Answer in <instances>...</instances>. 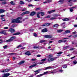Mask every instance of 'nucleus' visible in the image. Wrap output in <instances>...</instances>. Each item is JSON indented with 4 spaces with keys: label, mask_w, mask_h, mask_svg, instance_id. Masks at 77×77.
<instances>
[{
    "label": "nucleus",
    "mask_w": 77,
    "mask_h": 77,
    "mask_svg": "<svg viewBox=\"0 0 77 77\" xmlns=\"http://www.w3.org/2000/svg\"><path fill=\"white\" fill-rule=\"evenodd\" d=\"M8 47V45H5L3 46V48H4V49H6V48H7V47Z\"/></svg>",
    "instance_id": "ea45409f"
},
{
    "label": "nucleus",
    "mask_w": 77,
    "mask_h": 77,
    "mask_svg": "<svg viewBox=\"0 0 77 77\" xmlns=\"http://www.w3.org/2000/svg\"><path fill=\"white\" fill-rule=\"evenodd\" d=\"M48 32V30H47V29L46 28L42 30V33H45V32Z\"/></svg>",
    "instance_id": "1a4fd4ad"
},
{
    "label": "nucleus",
    "mask_w": 77,
    "mask_h": 77,
    "mask_svg": "<svg viewBox=\"0 0 77 77\" xmlns=\"http://www.w3.org/2000/svg\"><path fill=\"white\" fill-rule=\"evenodd\" d=\"M10 71V69H6L4 70L1 71L2 72H8Z\"/></svg>",
    "instance_id": "39448f33"
},
{
    "label": "nucleus",
    "mask_w": 77,
    "mask_h": 77,
    "mask_svg": "<svg viewBox=\"0 0 77 77\" xmlns=\"http://www.w3.org/2000/svg\"><path fill=\"white\" fill-rule=\"evenodd\" d=\"M22 18L20 17H17L16 19H13L11 21V23H17V20H21Z\"/></svg>",
    "instance_id": "f03ea898"
},
{
    "label": "nucleus",
    "mask_w": 77,
    "mask_h": 77,
    "mask_svg": "<svg viewBox=\"0 0 77 77\" xmlns=\"http://www.w3.org/2000/svg\"><path fill=\"white\" fill-rule=\"evenodd\" d=\"M50 69V68H51V67L50 66H48L47 67H46L44 68V70H47V69Z\"/></svg>",
    "instance_id": "6ab92c4d"
},
{
    "label": "nucleus",
    "mask_w": 77,
    "mask_h": 77,
    "mask_svg": "<svg viewBox=\"0 0 77 77\" xmlns=\"http://www.w3.org/2000/svg\"><path fill=\"white\" fill-rule=\"evenodd\" d=\"M65 32L66 33H71V31L69 30H66L65 31Z\"/></svg>",
    "instance_id": "393cba45"
},
{
    "label": "nucleus",
    "mask_w": 77,
    "mask_h": 77,
    "mask_svg": "<svg viewBox=\"0 0 77 77\" xmlns=\"http://www.w3.org/2000/svg\"><path fill=\"white\" fill-rule=\"evenodd\" d=\"M65 0H60L58 1V3H59V4H63V1Z\"/></svg>",
    "instance_id": "2eb2a0df"
},
{
    "label": "nucleus",
    "mask_w": 77,
    "mask_h": 77,
    "mask_svg": "<svg viewBox=\"0 0 77 77\" xmlns=\"http://www.w3.org/2000/svg\"><path fill=\"white\" fill-rule=\"evenodd\" d=\"M45 18H50V15L47 16V17H45Z\"/></svg>",
    "instance_id": "09e8293b"
},
{
    "label": "nucleus",
    "mask_w": 77,
    "mask_h": 77,
    "mask_svg": "<svg viewBox=\"0 0 77 77\" xmlns=\"http://www.w3.org/2000/svg\"><path fill=\"white\" fill-rule=\"evenodd\" d=\"M45 40H42L40 41V43H43V42H45Z\"/></svg>",
    "instance_id": "e433bc0d"
},
{
    "label": "nucleus",
    "mask_w": 77,
    "mask_h": 77,
    "mask_svg": "<svg viewBox=\"0 0 77 77\" xmlns=\"http://www.w3.org/2000/svg\"><path fill=\"white\" fill-rule=\"evenodd\" d=\"M44 37H45V38H51V36L50 35H44Z\"/></svg>",
    "instance_id": "ddd939ff"
},
{
    "label": "nucleus",
    "mask_w": 77,
    "mask_h": 77,
    "mask_svg": "<svg viewBox=\"0 0 77 77\" xmlns=\"http://www.w3.org/2000/svg\"><path fill=\"white\" fill-rule=\"evenodd\" d=\"M39 12H38L37 13V18H41V17H40V16H39Z\"/></svg>",
    "instance_id": "a878e982"
},
{
    "label": "nucleus",
    "mask_w": 77,
    "mask_h": 77,
    "mask_svg": "<svg viewBox=\"0 0 77 77\" xmlns=\"http://www.w3.org/2000/svg\"><path fill=\"white\" fill-rule=\"evenodd\" d=\"M59 43H61V42H63V40H60L58 41Z\"/></svg>",
    "instance_id": "49530a36"
},
{
    "label": "nucleus",
    "mask_w": 77,
    "mask_h": 77,
    "mask_svg": "<svg viewBox=\"0 0 77 77\" xmlns=\"http://www.w3.org/2000/svg\"><path fill=\"white\" fill-rule=\"evenodd\" d=\"M4 29H8V27H5L4 28Z\"/></svg>",
    "instance_id": "0e129e2a"
},
{
    "label": "nucleus",
    "mask_w": 77,
    "mask_h": 77,
    "mask_svg": "<svg viewBox=\"0 0 77 77\" xmlns=\"http://www.w3.org/2000/svg\"><path fill=\"white\" fill-rule=\"evenodd\" d=\"M63 53V52H59L57 53V54H62Z\"/></svg>",
    "instance_id": "8fccbe9b"
},
{
    "label": "nucleus",
    "mask_w": 77,
    "mask_h": 77,
    "mask_svg": "<svg viewBox=\"0 0 77 77\" xmlns=\"http://www.w3.org/2000/svg\"><path fill=\"white\" fill-rule=\"evenodd\" d=\"M33 48L36 49H39V48H40L39 46H34L33 47Z\"/></svg>",
    "instance_id": "cd10ccee"
},
{
    "label": "nucleus",
    "mask_w": 77,
    "mask_h": 77,
    "mask_svg": "<svg viewBox=\"0 0 77 77\" xmlns=\"http://www.w3.org/2000/svg\"><path fill=\"white\" fill-rule=\"evenodd\" d=\"M11 27H13V28H14V27H15V24H13L12 25Z\"/></svg>",
    "instance_id": "3c124183"
},
{
    "label": "nucleus",
    "mask_w": 77,
    "mask_h": 77,
    "mask_svg": "<svg viewBox=\"0 0 77 77\" xmlns=\"http://www.w3.org/2000/svg\"><path fill=\"white\" fill-rule=\"evenodd\" d=\"M25 14H29L30 13V11H27L25 12Z\"/></svg>",
    "instance_id": "c9c22d12"
},
{
    "label": "nucleus",
    "mask_w": 77,
    "mask_h": 77,
    "mask_svg": "<svg viewBox=\"0 0 77 77\" xmlns=\"http://www.w3.org/2000/svg\"><path fill=\"white\" fill-rule=\"evenodd\" d=\"M12 54H14V55H16L17 54L16 53H11L10 54H9L8 55H12Z\"/></svg>",
    "instance_id": "473e14b6"
},
{
    "label": "nucleus",
    "mask_w": 77,
    "mask_h": 77,
    "mask_svg": "<svg viewBox=\"0 0 77 77\" xmlns=\"http://www.w3.org/2000/svg\"><path fill=\"white\" fill-rule=\"evenodd\" d=\"M76 8V7L75 6L73 7H72L71 8H69L70 11V12H72L73 11V9H75V8Z\"/></svg>",
    "instance_id": "dca6fc26"
},
{
    "label": "nucleus",
    "mask_w": 77,
    "mask_h": 77,
    "mask_svg": "<svg viewBox=\"0 0 77 77\" xmlns=\"http://www.w3.org/2000/svg\"><path fill=\"white\" fill-rule=\"evenodd\" d=\"M33 34H34V36H35V37L37 36V34H36V33H34Z\"/></svg>",
    "instance_id": "603ef678"
},
{
    "label": "nucleus",
    "mask_w": 77,
    "mask_h": 77,
    "mask_svg": "<svg viewBox=\"0 0 77 77\" xmlns=\"http://www.w3.org/2000/svg\"><path fill=\"white\" fill-rule=\"evenodd\" d=\"M44 75V74H40L39 75H37V77H40L41 76H42V75Z\"/></svg>",
    "instance_id": "c756f323"
},
{
    "label": "nucleus",
    "mask_w": 77,
    "mask_h": 77,
    "mask_svg": "<svg viewBox=\"0 0 77 77\" xmlns=\"http://www.w3.org/2000/svg\"><path fill=\"white\" fill-rule=\"evenodd\" d=\"M6 3H7V2H6V1H5L2 2V5H6Z\"/></svg>",
    "instance_id": "de8ad7c7"
},
{
    "label": "nucleus",
    "mask_w": 77,
    "mask_h": 77,
    "mask_svg": "<svg viewBox=\"0 0 77 77\" xmlns=\"http://www.w3.org/2000/svg\"><path fill=\"white\" fill-rule=\"evenodd\" d=\"M5 11V10H3L2 9H0V14H2V13H3Z\"/></svg>",
    "instance_id": "4be33fe9"
},
{
    "label": "nucleus",
    "mask_w": 77,
    "mask_h": 77,
    "mask_svg": "<svg viewBox=\"0 0 77 77\" xmlns=\"http://www.w3.org/2000/svg\"><path fill=\"white\" fill-rule=\"evenodd\" d=\"M9 32H11V33H14V32H15V29L13 28H10L8 30Z\"/></svg>",
    "instance_id": "20e7f679"
},
{
    "label": "nucleus",
    "mask_w": 77,
    "mask_h": 77,
    "mask_svg": "<svg viewBox=\"0 0 77 77\" xmlns=\"http://www.w3.org/2000/svg\"><path fill=\"white\" fill-rule=\"evenodd\" d=\"M48 74V72H44L43 74Z\"/></svg>",
    "instance_id": "774afa93"
},
{
    "label": "nucleus",
    "mask_w": 77,
    "mask_h": 77,
    "mask_svg": "<svg viewBox=\"0 0 77 77\" xmlns=\"http://www.w3.org/2000/svg\"><path fill=\"white\" fill-rule=\"evenodd\" d=\"M69 19L68 18H66L63 19L62 20L64 21H66L69 20Z\"/></svg>",
    "instance_id": "aec40b11"
},
{
    "label": "nucleus",
    "mask_w": 77,
    "mask_h": 77,
    "mask_svg": "<svg viewBox=\"0 0 77 77\" xmlns=\"http://www.w3.org/2000/svg\"><path fill=\"white\" fill-rule=\"evenodd\" d=\"M36 14V13L35 11H32L31 12L29 15L30 16H34Z\"/></svg>",
    "instance_id": "0eeeda50"
},
{
    "label": "nucleus",
    "mask_w": 77,
    "mask_h": 77,
    "mask_svg": "<svg viewBox=\"0 0 77 77\" xmlns=\"http://www.w3.org/2000/svg\"><path fill=\"white\" fill-rule=\"evenodd\" d=\"M50 25V23H46L44 24H43L42 25V26H49Z\"/></svg>",
    "instance_id": "6e6552de"
},
{
    "label": "nucleus",
    "mask_w": 77,
    "mask_h": 77,
    "mask_svg": "<svg viewBox=\"0 0 77 77\" xmlns=\"http://www.w3.org/2000/svg\"><path fill=\"white\" fill-rule=\"evenodd\" d=\"M39 10H41V8H38L35 9V11H39Z\"/></svg>",
    "instance_id": "a19ab883"
},
{
    "label": "nucleus",
    "mask_w": 77,
    "mask_h": 77,
    "mask_svg": "<svg viewBox=\"0 0 77 77\" xmlns=\"http://www.w3.org/2000/svg\"><path fill=\"white\" fill-rule=\"evenodd\" d=\"M69 47V46H67L66 47H63V48L64 50H66V49H67V48H68V47Z\"/></svg>",
    "instance_id": "2f4dec72"
},
{
    "label": "nucleus",
    "mask_w": 77,
    "mask_h": 77,
    "mask_svg": "<svg viewBox=\"0 0 77 77\" xmlns=\"http://www.w3.org/2000/svg\"><path fill=\"white\" fill-rule=\"evenodd\" d=\"M6 31L5 30H3L2 31L0 32V34H4L5 35H6Z\"/></svg>",
    "instance_id": "9d476101"
},
{
    "label": "nucleus",
    "mask_w": 77,
    "mask_h": 77,
    "mask_svg": "<svg viewBox=\"0 0 77 77\" xmlns=\"http://www.w3.org/2000/svg\"><path fill=\"white\" fill-rule=\"evenodd\" d=\"M55 19H56V17H51L50 19V20H55Z\"/></svg>",
    "instance_id": "f704fd0d"
},
{
    "label": "nucleus",
    "mask_w": 77,
    "mask_h": 77,
    "mask_svg": "<svg viewBox=\"0 0 77 77\" xmlns=\"http://www.w3.org/2000/svg\"><path fill=\"white\" fill-rule=\"evenodd\" d=\"M17 23H22V21H20L19 20H17Z\"/></svg>",
    "instance_id": "72a5a7b5"
},
{
    "label": "nucleus",
    "mask_w": 77,
    "mask_h": 77,
    "mask_svg": "<svg viewBox=\"0 0 77 77\" xmlns=\"http://www.w3.org/2000/svg\"><path fill=\"white\" fill-rule=\"evenodd\" d=\"M5 16V15H3V14L2 15H0L1 17H4Z\"/></svg>",
    "instance_id": "052dcab7"
},
{
    "label": "nucleus",
    "mask_w": 77,
    "mask_h": 77,
    "mask_svg": "<svg viewBox=\"0 0 77 77\" xmlns=\"http://www.w3.org/2000/svg\"><path fill=\"white\" fill-rule=\"evenodd\" d=\"M59 27V25L58 24H54L53 26V27H54V29H57Z\"/></svg>",
    "instance_id": "4468645a"
},
{
    "label": "nucleus",
    "mask_w": 77,
    "mask_h": 77,
    "mask_svg": "<svg viewBox=\"0 0 77 77\" xmlns=\"http://www.w3.org/2000/svg\"><path fill=\"white\" fill-rule=\"evenodd\" d=\"M57 32L58 33H60L63 32V30L62 29H58L57 30Z\"/></svg>",
    "instance_id": "b1692460"
},
{
    "label": "nucleus",
    "mask_w": 77,
    "mask_h": 77,
    "mask_svg": "<svg viewBox=\"0 0 77 77\" xmlns=\"http://www.w3.org/2000/svg\"><path fill=\"white\" fill-rule=\"evenodd\" d=\"M73 63L74 64H77V61L76 60L73 61Z\"/></svg>",
    "instance_id": "37998d69"
},
{
    "label": "nucleus",
    "mask_w": 77,
    "mask_h": 77,
    "mask_svg": "<svg viewBox=\"0 0 77 77\" xmlns=\"http://www.w3.org/2000/svg\"><path fill=\"white\" fill-rule=\"evenodd\" d=\"M72 1L73 2H75L77 1V0H72V1L71 0H69L66 1V2H68L69 3H72V2H71Z\"/></svg>",
    "instance_id": "9b49d317"
},
{
    "label": "nucleus",
    "mask_w": 77,
    "mask_h": 77,
    "mask_svg": "<svg viewBox=\"0 0 77 77\" xmlns=\"http://www.w3.org/2000/svg\"><path fill=\"white\" fill-rule=\"evenodd\" d=\"M10 3L11 5H15V3H14V2H13V1L11 2Z\"/></svg>",
    "instance_id": "58836bf2"
},
{
    "label": "nucleus",
    "mask_w": 77,
    "mask_h": 77,
    "mask_svg": "<svg viewBox=\"0 0 77 77\" xmlns=\"http://www.w3.org/2000/svg\"><path fill=\"white\" fill-rule=\"evenodd\" d=\"M25 62V61L24 60L22 61L21 62H20V63H18L19 65H22V64H23Z\"/></svg>",
    "instance_id": "f3484780"
},
{
    "label": "nucleus",
    "mask_w": 77,
    "mask_h": 77,
    "mask_svg": "<svg viewBox=\"0 0 77 77\" xmlns=\"http://www.w3.org/2000/svg\"><path fill=\"white\" fill-rule=\"evenodd\" d=\"M36 66V64H33L31 66H29V68H32L33 67H35V66Z\"/></svg>",
    "instance_id": "412c9836"
},
{
    "label": "nucleus",
    "mask_w": 77,
    "mask_h": 77,
    "mask_svg": "<svg viewBox=\"0 0 77 77\" xmlns=\"http://www.w3.org/2000/svg\"><path fill=\"white\" fill-rule=\"evenodd\" d=\"M1 19L2 21H5V19L4 17H2Z\"/></svg>",
    "instance_id": "a18cd8bd"
},
{
    "label": "nucleus",
    "mask_w": 77,
    "mask_h": 77,
    "mask_svg": "<svg viewBox=\"0 0 77 77\" xmlns=\"http://www.w3.org/2000/svg\"><path fill=\"white\" fill-rule=\"evenodd\" d=\"M16 38V37L15 36H12L9 39L7 40L5 42H12L13 40Z\"/></svg>",
    "instance_id": "f257e3e1"
},
{
    "label": "nucleus",
    "mask_w": 77,
    "mask_h": 77,
    "mask_svg": "<svg viewBox=\"0 0 77 77\" xmlns=\"http://www.w3.org/2000/svg\"><path fill=\"white\" fill-rule=\"evenodd\" d=\"M76 33H77V32L76 31L72 32V34H75Z\"/></svg>",
    "instance_id": "e2e57ef3"
},
{
    "label": "nucleus",
    "mask_w": 77,
    "mask_h": 77,
    "mask_svg": "<svg viewBox=\"0 0 77 77\" xmlns=\"http://www.w3.org/2000/svg\"><path fill=\"white\" fill-rule=\"evenodd\" d=\"M25 14H26L25 13V12H23L21 14V15H25Z\"/></svg>",
    "instance_id": "4d7b16f0"
},
{
    "label": "nucleus",
    "mask_w": 77,
    "mask_h": 77,
    "mask_svg": "<svg viewBox=\"0 0 77 77\" xmlns=\"http://www.w3.org/2000/svg\"><path fill=\"white\" fill-rule=\"evenodd\" d=\"M55 59H56V58H49L48 59V62H52V61H53V60H55Z\"/></svg>",
    "instance_id": "7ed1b4c3"
},
{
    "label": "nucleus",
    "mask_w": 77,
    "mask_h": 77,
    "mask_svg": "<svg viewBox=\"0 0 77 77\" xmlns=\"http://www.w3.org/2000/svg\"><path fill=\"white\" fill-rule=\"evenodd\" d=\"M28 6L29 7H33V6H34V5H32V4L28 5Z\"/></svg>",
    "instance_id": "79ce46f5"
},
{
    "label": "nucleus",
    "mask_w": 77,
    "mask_h": 77,
    "mask_svg": "<svg viewBox=\"0 0 77 77\" xmlns=\"http://www.w3.org/2000/svg\"><path fill=\"white\" fill-rule=\"evenodd\" d=\"M60 15H57V14H55V17H59V16H60Z\"/></svg>",
    "instance_id": "bf43d9fd"
},
{
    "label": "nucleus",
    "mask_w": 77,
    "mask_h": 77,
    "mask_svg": "<svg viewBox=\"0 0 77 77\" xmlns=\"http://www.w3.org/2000/svg\"><path fill=\"white\" fill-rule=\"evenodd\" d=\"M25 54L26 55H28V56H30L31 55V54L30 53V52L29 51H27L25 53Z\"/></svg>",
    "instance_id": "f8f14e48"
},
{
    "label": "nucleus",
    "mask_w": 77,
    "mask_h": 77,
    "mask_svg": "<svg viewBox=\"0 0 77 77\" xmlns=\"http://www.w3.org/2000/svg\"><path fill=\"white\" fill-rule=\"evenodd\" d=\"M20 34H21V33H20V32H16L15 33H14L13 34V35H20Z\"/></svg>",
    "instance_id": "a211bd4d"
},
{
    "label": "nucleus",
    "mask_w": 77,
    "mask_h": 77,
    "mask_svg": "<svg viewBox=\"0 0 77 77\" xmlns=\"http://www.w3.org/2000/svg\"><path fill=\"white\" fill-rule=\"evenodd\" d=\"M4 75L2 76V77H9L10 75V73H4Z\"/></svg>",
    "instance_id": "423d86ee"
},
{
    "label": "nucleus",
    "mask_w": 77,
    "mask_h": 77,
    "mask_svg": "<svg viewBox=\"0 0 77 77\" xmlns=\"http://www.w3.org/2000/svg\"><path fill=\"white\" fill-rule=\"evenodd\" d=\"M46 60H47V59L45 58V59H42L41 60V61H42V62H45V61Z\"/></svg>",
    "instance_id": "4c0bfd02"
},
{
    "label": "nucleus",
    "mask_w": 77,
    "mask_h": 77,
    "mask_svg": "<svg viewBox=\"0 0 77 77\" xmlns=\"http://www.w3.org/2000/svg\"><path fill=\"white\" fill-rule=\"evenodd\" d=\"M41 69H38L35 71L34 72H40V71H41Z\"/></svg>",
    "instance_id": "c85d7f7f"
},
{
    "label": "nucleus",
    "mask_w": 77,
    "mask_h": 77,
    "mask_svg": "<svg viewBox=\"0 0 77 77\" xmlns=\"http://www.w3.org/2000/svg\"><path fill=\"white\" fill-rule=\"evenodd\" d=\"M39 14H41L42 16H44L45 15V13L44 12H39Z\"/></svg>",
    "instance_id": "5701e85b"
},
{
    "label": "nucleus",
    "mask_w": 77,
    "mask_h": 77,
    "mask_svg": "<svg viewBox=\"0 0 77 77\" xmlns=\"http://www.w3.org/2000/svg\"><path fill=\"white\" fill-rule=\"evenodd\" d=\"M24 2H23V1H21L20 2V5H24Z\"/></svg>",
    "instance_id": "bb28decb"
},
{
    "label": "nucleus",
    "mask_w": 77,
    "mask_h": 77,
    "mask_svg": "<svg viewBox=\"0 0 77 77\" xmlns=\"http://www.w3.org/2000/svg\"><path fill=\"white\" fill-rule=\"evenodd\" d=\"M52 2V0H48V3H51Z\"/></svg>",
    "instance_id": "864d4df0"
},
{
    "label": "nucleus",
    "mask_w": 77,
    "mask_h": 77,
    "mask_svg": "<svg viewBox=\"0 0 77 77\" xmlns=\"http://www.w3.org/2000/svg\"><path fill=\"white\" fill-rule=\"evenodd\" d=\"M22 47L21 45H18L17 47V48H19L20 47Z\"/></svg>",
    "instance_id": "6e6d98bb"
},
{
    "label": "nucleus",
    "mask_w": 77,
    "mask_h": 77,
    "mask_svg": "<svg viewBox=\"0 0 77 77\" xmlns=\"http://www.w3.org/2000/svg\"><path fill=\"white\" fill-rule=\"evenodd\" d=\"M66 41H67L66 40H63V42H66Z\"/></svg>",
    "instance_id": "69168bd1"
},
{
    "label": "nucleus",
    "mask_w": 77,
    "mask_h": 77,
    "mask_svg": "<svg viewBox=\"0 0 77 77\" xmlns=\"http://www.w3.org/2000/svg\"><path fill=\"white\" fill-rule=\"evenodd\" d=\"M41 55H37V57H41Z\"/></svg>",
    "instance_id": "13d9d810"
},
{
    "label": "nucleus",
    "mask_w": 77,
    "mask_h": 77,
    "mask_svg": "<svg viewBox=\"0 0 77 77\" xmlns=\"http://www.w3.org/2000/svg\"><path fill=\"white\" fill-rule=\"evenodd\" d=\"M48 12L49 14H51V13H52V11H48Z\"/></svg>",
    "instance_id": "680f3d73"
},
{
    "label": "nucleus",
    "mask_w": 77,
    "mask_h": 77,
    "mask_svg": "<svg viewBox=\"0 0 77 77\" xmlns=\"http://www.w3.org/2000/svg\"><path fill=\"white\" fill-rule=\"evenodd\" d=\"M74 38H77V34L76 35H75Z\"/></svg>",
    "instance_id": "338daca9"
},
{
    "label": "nucleus",
    "mask_w": 77,
    "mask_h": 77,
    "mask_svg": "<svg viewBox=\"0 0 77 77\" xmlns=\"http://www.w3.org/2000/svg\"><path fill=\"white\" fill-rule=\"evenodd\" d=\"M34 30V29H33L32 28L29 29V31L30 32H33V31Z\"/></svg>",
    "instance_id": "5fc2aeb1"
},
{
    "label": "nucleus",
    "mask_w": 77,
    "mask_h": 77,
    "mask_svg": "<svg viewBox=\"0 0 77 77\" xmlns=\"http://www.w3.org/2000/svg\"><path fill=\"white\" fill-rule=\"evenodd\" d=\"M67 68V64H65L63 66V68Z\"/></svg>",
    "instance_id": "7c9ffc66"
},
{
    "label": "nucleus",
    "mask_w": 77,
    "mask_h": 77,
    "mask_svg": "<svg viewBox=\"0 0 77 77\" xmlns=\"http://www.w3.org/2000/svg\"><path fill=\"white\" fill-rule=\"evenodd\" d=\"M53 57V55H50L48 56V58H51Z\"/></svg>",
    "instance_id": "c03bdc74"
}]
</instances>
